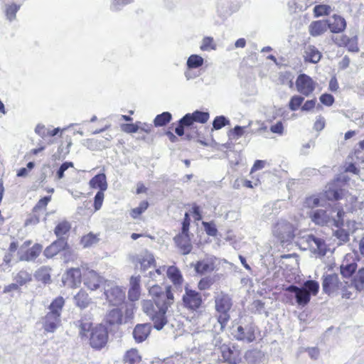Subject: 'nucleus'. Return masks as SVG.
Instances as JSON below:
<instances>
[{"label":"nucleus","mask_w":364,"mask_h":364,"mask_svg":"<svg viewBox=\"0 0 364 364\" xmlns=\"http://www.w3.org/2000/svg\"><path fill=\"white\" fill-rule=\"evenodd\" d=\"M151 300L146 299L141 301L143 312L153 321L154 327L161 330L167 323L166 313L174 301L171 287H167L165 291L159 285H153L149 289Z\"/></svg>","instance_id":"obj_1"},{"label":"nucleus","mask_w":364,"mask_h":364,"mask_svg":"<svg viewBox=\"0 0 364 364\" xmlns=\"http://www.w3.org/2000/svg\"><path fill=\"white\" fill-rule=\"evenodd\" d=\"M79 333L81 337H89L90 346L96 350H100L104 348L108 341V332L107 328L102 325L92 326V323L88 320L81 319L78 321Z\"/></svg>","instance_id":"obj_2"},{"label":"nucleus","mask_w":364,"mask_h":364,"mask_svg":"<svg viewBox=\"0 0 364 364\" xmlns=\"http://www.w3.org/2000/svg\"><path fill=\"white\" fill-rule=\"evenodd\" d=\"M319 284L316 281L308 280L301 287L290 285L286 288L285 291L294 294L296 304L304 307L309 303L311 295L317 294Z\"/></svg>","instance_id":"obj_3"},{"label":"nucleus","mask_w":364,"mask_h":364,"mask_svg":"<svg viewBox=\"0 0 364 364\" xmlns=\"http://www.w3.org/2000/svg\"><path fill=\"white\" fill-rule=\"evenodd\" d=\"M65 300L62 296L55 298L48 307L49 311L43 318V327L46 332L53 333L60 323V315Z\"/></svg>","instance_id":"obj_4"},{"label":"nucleus","mask_w":364,"mask_h":364,"mask_svg":"<svg viewBox=\"0 0 364 364\" xmlns=\"http://www.w3.org/2000/svg\"><path fill=\"white\" fill-rule=\"evenodd\" d=\"M214 301L218 321L223 330L230 318V311L232 306V300L229 294L220 291L215 293Z\"/></svg>","instance_id":"obj_5"},{"label":"nucleus","mask_w":364,"mask_h":364,"mask_svg":"<svg viewBox=\"0 0 364 364\" xmlns=\"http://www.w3.org/2000/svg\"><path fill=\"white\" fill-rule=\"evenodd\" d=\"M299 244L304 250H309L314 255L323 257L328 251L325 240L313 234L304 235L299 240Z\"/></svg>","instance_id":"obj_6"},{"label":"nucleus","mask_w":364,"mask_h":364,"mask_svg":"<svg viewBox=\"0 0 364 364\" xmlns=\"http://www.w3.org/2000/svg\"><path fill=\"white\" fill-rule=\"evenodd\" d=\"M104 290L106 299L113 306L122 304L125 299L124 290L113 281L105 282Z\"/></svg>","instance_id":"obj_7"},{"label":"nucleus","mask_w":364,"mask_h":364,"mask_svg":"<svg viewBox=\"0 0 364 364\" xmlns=\"http://www.w3.org/2000/svg\"><path fill=\"white\" fill-rule=\"evenodd\" d=\"M296 228L289 222L281 220L273 228V235L277 237L282 243L290 242L294 237Z\"/></svg>","instance_id":"obj_8"},{"label":"nucleus","mask_w":364,"mask_h":364,"mask_svg":"<svg viewBox=\"0 0 364 364\" xmlns=\"http://www.w3.org/2000/svg\"><path fill=\"white\" fill-rule=\"evenodd\" d=\"M82 281L84 285L90 291L98 289L102 284L105 286V282H108L95 271L88 269L82 273Z\"/></svg>","instance_id":"obj_9"},{"label":"nucleus","mask_w":364,"mask_h":364,"mask_svg":"<svg viewBox=\"0 0 364 364\" xmlns=\"http://www.w3.org/2000/svg\"><path fill=\"white\" fill-rule=\"evenodd\" d=\"M338 274H331L323 276V291L329 296H336L339 294V288L342 285Z\"/></svg>","instance_id":"obj_10"},{"label":"nucleus","mask_w":364,"mask_h":364,"mask_svg":"<svg viewBox=\"0 0 364 364\" xmlns=\"http://www.w3.org/2000/svg\"><path fill=\"white\" fill-rule=\"evenodd\" d=\"M182 299L184 306L191 310H197L203 303L200 293L188 287L185 288V294Z\"/></svg>","instance_id":"obj_11"},{"label":"nucleus","mask_w":364,"mask_h":364,"mask_svg":"<svg viewBox=\"0 0 364 364\" xmlns=\"http://www.w3.org/2000/svg\"><path fill=\"white\" fill-rule=\"evenodd\" d=\"M296 90L304 96H309L315 90L316 82L306 74H300L296 80Z\"/></svg>","instance_id":"obj_12"},{"label":"nucleus","mask_w":364,"mask_h":364,"mask_svg":"<svg viewBox=\"0 0 364 364\" xmlns=\"http://www.w3.org/2000/svg\"><path fill=\"white\" fill-rule=\"evenodd\" d=\"M173 240L183 255H188L191 252L193 246L188 232L181 231Z\"/></svg>","instance_id":"obj_13"},{"label":"nucleus","mask_w":364,"mask_h":364,"mask_svg":"<svg viewBox=\"0 0 364 364\" xmlns=\"http://www.w3.org/2000/svg\"><path fill=\"white\" fill-rule=\"evenodd\" d=\"M141 277L132 276L129 279L128 299L131 301H138L141 296Z\"/></svg>","instance_id":"obj_14"},{"label":"nucleus","mask_w":364,"mask_h":364,"mask_svg":"<svg viewBox=\"0 0 364 364\" xmlns=\"http://www.w3.org/2000/svg\"><path fill=\"white\" fill-rule=\"evenodd\" d=\"M216 259L213 257H207L195 264V270L200 274H205L212 272L215 268Z\"/></svg>","instance_id":"obj_15"},{"label":"nucleus","mask_w":364,"mask_h":364,"mask_svg":"<svg viewBox=\"0 0 364 364\" xmlns=\"http://www.w3.org/2000/svg\"><path fill=\"white\" fill-rule=\"evenodd\" d=\"M23 246L18 251L19 260L31 262L34 261L41 254L43 250V246L40 244H35L31 248L23 251Z\"/></svg>","instance_id":"obj_16"},{"label":"nucleus","mask_w":364,"mask_h":364,"mask_svg":"<svg viewBox=\"0 0 364 364\" xmlns=\"http://www.w3.org/2000/svg\"><path fill=\"white\" fill-rule=\"evenodd\" d=\"M232 334L237 340L245 341L248 343L253 341L255 338L254 330L250 326H246L245 327L239 326Z\"/></svg>","instance_id":"obj_17"},{"label":"nucleus","mask_w":364,"mask_h":364,"mask_svg":"<svg viewBox=\"0 0 364 364\" xmlns=\"http://www.w3.org/2000/svg\"><path fill=\"white\" fill-rule=\"evenodd\" d=\"M328 23V28L332 33H338L343 32L346 27V20L338 15H333L331 18L326 20Z\"/></svg>","instance_id":"obj_18"},{"label":"nucleus","mask_w":364,"mask_h":364,"mask_svg":"<svg viewBox=\"0 0 364 364\" xmlns=\"http://www.w3.org/2000/svg\"><path fill=\"white\" fill-rule=\"evenodd\" d=\"M309 218L314 223L320 226L327 225L331 220L330 215L323 209H317L311 211Z\"/></svg>","instance_id":"obj_19"},{"label":"nucleus","mask_w":364,"mask_h":364,"mask_svg":"<svg viewBox=\"0 0 364 364\" xmlns=\"http://www.w3.org/2000/svg\"><path fill=\"white\" fill-rule=\"evenodd\" d=\"M133 262L137 264H140L141 269L146 270L147 268L150 267L154 264L155 259L152 254L147 251H144L140 254L134 256L133 257Z\"/></svg>","instance_id":"obj_20"},{"label":"nucleus","mask_w":364,"mask_h":364,"mask_svg":"<svg viewBox=\"0 0 364 364\" xmlns=\"http://www.w3.org/2000/svg\"><path fill=\"white\" fill-rule=\"evenodd\" d=\"M151 326L149 323L137 324L133 330V337L136 343H142L149 336Z\"/></svg>","instance_id":"obj_21"},{"label":"nucleus","mask_w":364,"mask_h":364,"mask_svg":"<svg viewBox=\"0 0 364 364\" xmlns=\"http://www.w3.org/2000/svg\"><path fill=\"white\" fill-rule=\"evenodd\" d=\"M66 245L67 242L65 239L58 238L45 249L43 254L47 258H51L56 255L60 251L64 250Z\"/></svg>","instance_id":"obj_22"},{"label":"nucleus","mask_w":364,"mask_h":364,"mask_svg":"<svg viewBox=\"0 0 364 364\" xmlns=\"http://www.w3.org/2000/svg\"><path fill=\"white\" fill-rule=\"evenodd\" d=\"M328 29V23L326 20L312 21L309 26V32L314 37L323 34Z\"/></svg>","instance_id":"obj_23"},{"label":"nucleus","mask_w":364,"mask_h":364,"mask_svg":"<svg viewBox=\"0 0 364 364\" xmlns=\"http://www.w3.org/2000/svg\"><path fill=\"white\" fill-rule=\"evenodd\" d=\"M321 53L314 46H307L304 49V59L311 63H317L321 58Z\"/></svg>","instance_id":"obj_24"},{"label":"nucleus","mask_w":364,"mask_h":364,"mask_svg":"<svg viewBox=\"0 0 364 364\" xmlns=\"http://www.w3.org/2000/svg\"><path fill=\"white\" fill-rule=\"evenodd\" d=\"M351 286L358 292H364V267L360 268L353 275Z\"/></svg>","instance_id":"obj_25"},{"label":"nucleus","mask_w":364,"mask_h":364,"mask_svg":"<svg viewBox=\"0 0 364 364\" xmlns=\"http://www.w3.org/2000/svg\"><path fill=\"white\" fill-rule=\"evenodd\" d=\"M357 266V263L355 261L349 262L347 259H345L340 267L341 274L343 277L349 278L353 274H355Z\"/></svg>","instance_id":"obj_26"},{"label":"nucleus","mask_w":364,"mask_h":364,"mask_svg":"<svg viewBox=\"0 0 364 364\" xmlns=\"http://www.w3.org/2000/svg\"><path fill=\"white\" fill-rule=\"evenodd\" d=\"M167 277L176 286H180L183 282V277L179 269L175 266H170L166 271Z\"/></svg>","instance_id":"obj_27"},{"label":"nucleus","mask_w":364,"mask_h":364,"mask_svg":"<svg viewBox=\"0 0 364 364\" xmlns=\"http://www.w3.org/2000/svg\"><path fill=\"white\" fill-rule=\"evenodd\" d=\"M90 186L93 188H99V191H105L107 188L106 176L104 173H100L94 176L90 181Z\"/></svg>","instance_id":"obj_28"},{"label":"nucleus","mask_w":364,"mask_h":364,"mask_svg":"<svg viewBox=\"0 0 364 364\" xmlns=\"http://www.w3.org/2000/svg\"><path fill=\"white\" fill-rule=\"evenodd\" d=\"M106 321L110 325L119 324L122 321V312L118 308L111 309L106 315Z\"/></svg>","instance_id":"obj_29"},{"label":"nucleus","mask_w":364,"mask_h":364,"mask_svg":"<svg viewBox=\"0 0 364 364\" xmlns=\"http://www.w3.org/2000/svg\"><path fill=\"white\" fill-rule=\"evenodd\" d=\"M82 273L78 268H72L67 272V279L69 280L73 287H77L81 282Z\"/></svg>","instance_id":"obj_30"},{"label":"nucleus","mask_w":364,"mask_h":364,"mask_svg":"<svg viewBox=\"0 0 364 364\" xmlns=\"http://www.w3.org/2000/svg\"><path fill=\"white\" fill-rule=\"evenodd\" d=\"M141 360V357L136 348L127 350L124 356V361L127 364H139Z\"/></svg>","instance_id":"obj_31"},{"label":"nucleus","mask_w":364,"mask_h":364,"mask_svg":"<svg viewBox=\"0 0 364 364\" xmlns=\"http://www.w3.org/2000/svg\"><path fill=\"white\" fill-rule=\"evenodd\" d=\"M75 304L80 309L87 307L90 303V298L85 291L80 290L74 297Z\"/></svg>","instance_id":"obj_32"},{"label":"nucleus","mask_w":364,"mask_h":364,"mask_svg":"<svg viewBox=\"0 0 364 364\" xmlns=\"http://www.w3.org/2000/svg\"><path fill=\"white\" fill-rule=\"evenodd\" d=\"M219 352L222 354L223 359L229 363L234 364L236 363V358L234 355V351L232 349L230 344H225Z\"/></svg>","instance_id":"obj_33"},{"label":"nucleus","mask_w":364,"mask_h":364,"mask_svg":"<svg viewBox=\"0 0 364 364\" xmlns=\"http://www.w3.org/2000/svg\"><path fill=\"white\" fill-rule=\"evenodd\" d=\"M14 279L20 286H23L31 281L32 274L26 270H21L14 276Z\"/></svg>","instance_id":"obj_34"},{"label":"nucleus","mask_w":364,"mask_h":364,"mask_svg":"<svg viewBox=\"0 0 364 364\" xmlns=\"http://www.w3.org/2000/svg\"><path fill=\"white\" fill-rule=\"evenodd\" d=\"M21 5H17L14 3L11 4H6L4 6V13L6 18L9 21H12L16 19V14L20 9Z\"/></svg>","instance_id":"obj_35"},{"label":"nucleus","mask_w":364,"mask_h":364,"mask_svg":"<svg viewBox=\"0 0 364 364\" xmlns=\"http://www.w3.org/2000/svg\"><path fill=\"white\" fill-rule=\"evenodd\" d=\"M50 268L48 267H42L35 274L37 280L41 281L43 283H49L50 282Z\"/></svg>","instance_id":"obj_36"},{"label":"nucleus","mask_w":364,"mask_h":364,"mask_svg":"<svg viewBox=\"0 0 364 364\" xmlns=\"http://www.w3.org/2000/svg\"><path fill=\"white\" fill-rule=\"evenodd\" d=\"M171 119V114L168 112H164L158 114L154 119V123L156 127H162L166 125Z\"/></svg>","instance_id":"obj_37"},{"label":"nucleus","mask_w":364,"mask_h":364,"mask_svg":"<svg viewBox=\"0 0 364 364\" xmlns=\"http://www.w3.org/2000/svg\"><path fill=\"white\" fill-rule=\"evenodd\" d=\"M203 64V58L198 55H191L187 60V66L190 69L197 68Z\"/></svg>","instance_id":"obj_38"},{"label":"nucleus","mask_w":364,"mask_h":364,"mask_svg":"<svg viewBox=\"0 0 364 364\" xmlns=\"http://www.w3.org/2000/svg\"><path fill=\"white\" fill-rule=\"evenodd\" d=\"M99 238L97 235L89 233L87 235L82 237L81 243L84 247H89L97 244Z\"/></svg>","instance_id":"obj_39"},{"label":"nucleus","mask_w":364,"mask_h":364,"mask_svg":"<svg viewBox=\"0 0 364 364\" xmlns=\"http://www.w3.org/2000/svg\"><path fill=\"white\" fill-rule=\"evenodd\" d=\"M70 225L69 223L64 221L60 223L55 228V234L59 238H62V237L65 235L70 230Z\"/></svg>","instance_id":"obj_40"},{"label":"nucleus","mask_w":364,"mask_h":364,"mask_svg":"<svg viewBox=\"0 0 364 364\" xmlns=\"http://www.w3.org/2000/svg\"><path fill=\"white\" fill-rule=\"evenodd\" d=\"M331 7L326 4L316 5L314 8V13L316 17L321 16L323 15H328L331 11Z\"/></svg>","instance_id":"obj_41"},{"label":"nucleus","mask_w":364,"mask_h":364,"mask_svg":"<svg viewBox=\"0 0 364 364\" xmlns=\"http://www.w3.org/2000/svg\"><path fill=\"white\" fill-rule=\"evenodd\" d=\"M304 98L300 95H294L289 102V108L291 111H296L301 105Z\"/></svg>","instance_id":"obj_42"},{"label":"nucleus","mask_w":364,"mask_h":364,"mask_svg":"<svg viewBox=\"0 0 364 364\" xmlns=\"http://www.w3.org/2000/svg\"><path fill=\"white\" fill-rule=\"evenodd\" d=\"M200 48L204 51L215 50L216 44L214 43L213 38L212 37H205L202 40Z\"/></svg>","instance_id":"obj_43"},{"label":"nucleus","mask_w":364,"mask_h":364,"mask_svg":"<svg viewBox=\"0 0 364 364\" xmlns=\"http://www.w3.org/2000/svg\"><path fill=\"white\" fill-rule=\"evenodd\" d=\"M191 114L194 122L202 124L207 122L210 117L208 112H201L199 110L193 112Z\"/></svg>","instance_id":"obj_44"},{"label":"nucleus","mask_w":364,"mask_h":364,"mask_svg":"<svg viewBox=\"0 0 364 364\" xmlns=\"http://www.w3.org/2000/svg\"><path fill=\"white\" fill-rule=\"evenodd\" d=\"M148 207L149 203L147 201H141L138 207L134 208L131 210L130 215L133 218H136L143 213Z\"/></svg>","instance_id":"obj_45"},{"label":"nucleus","mask_w":364,"mask_h":364,"mask_svg":"<svg viewBox=\"0 0 364 364\" xmlns=\"http://www.w3.org/2000/svg\"><path fill=\"white\" fill-rule=\"evenodd\" d=\"M230 121L224 116H218L213 122V127L218 130L228 124Z\"/></svg>","instance_id":"obj_46"},{"label":"nucleus","mask_w":364,"mask_h":364,"mask_svg":"<svg viewBox=\"0 0 364 364\" xmlns=\"http://www.w3.org/2000/svg\"><path fill=\"white\" fill-rule=\"evenodd\" d=\"M339 293L341 294L343 299H349L352 296V292L349 291L348 282L343 281L341 287L339 288Z\"/></svg>","instance_id":"obj_47"},{"label":"nucleus","mask_w":364,"mask_h":364,"mask_svg":"<svg viewBox=\"0 0 364 364\" xmlns=\"http://www.w3.org/2000/svg\"><path fill=\"white\" fill-rule=\"evenodd\" d=\"M320 200L318 197L310 196L305 199L304 206L309 208H314L318 205Z\"/></svg>","instance_id":"obj_48"},{"label":"nucleus","mask_w":364,"mask_h":364,"mask_svg":"<svg viewBox=\"0 0 364 364\" xmlns=\"http://www.w3.org/2000/svg\"><path fill=\"white\" fill-rule=\"evenodd\" d=\"M326 197L328 200H338L341 198L340 193L337 189L328 188L325 191Z\"/></svg>","instance_id":"obj_49"},{"label":"nucleus","mask_w":364,"mask_h":364,"mask_svg":"<svg viewBox=\"0 0 364 364\" xmlns=\"http://www.w3.org/2000/svg\"><path fill=\"white\" fill-rule=\"evenodd\" d=\"M334 236L336 237L342 243H346L349 240V234L343 229H339L335 231Z\"/></svg>","instance_id":"obj_50"},{"label":"nucleus","mask_w":364,"mask_h":364,"mask_svg":"<svg viewBox=\"0 0 364 364\" xmlns=\"http://www.w3.org/2000/svg\"><path fill=\"white\" fill-rule=\"evenodd\" d=\"M104 191H98L95 196L94 207L95 210L101 208L104 200Z\"/></svg>","instance_id":"obj_51"},{"label":"nucleus","mask_w":364,"mask_h":364,"mask_svg":"<svg viewBox=\"0 0 364 364\" xmlns=\"http://www.w3.org/2000/svg\"><path fill=\"white\" fill-rule=\"evenodd\" d=\"M50 196H46L43 198H41V200H39V201L37 203V204L35 205V207L33 208V211H38V210H41V209H44L48 203H49V201L50 200Z\"/></svg>","instance_id":"obj_52"},{"label":"nucleus","mask_w":364,"mask_h":364,"mask_svg":"<svg viewBox=\"0 0 364 364\" xmlns=\"http://www.w3.org/2000/svg\"><path fill=\"white\" fill-rule=\"evenodd\" d=\"M193 119L192 117V114L188 113L185 114L179 121L178 123H180L183 127H189L193 123Z\"/></svg>","instance_id":"obj_53"},{"label":"nucleus","mask_w":364,"mask_h":364,"mask_svg":"<svg viewBox=\"0 0 364 364\" xmlns=\"http://www.w3.org/2000/svg\"><path fill=\"white\" fill-rule=\"evenodd\" d=\"M320 101L326 106H331L334 102V97L330 94H323L320 97Z\"/></svg>","instance_id":"obj_54"},{"label":"nucleus","mask_w":364,"mask_h":364,"mask_svg":"<svg viewBox=\"0 0 364 364\" xmlns=\"http://www.w3.org/2000/svg\"><path fill=\"white\" fill-rule=\"evenodd\" d=\"M203 225L205 228L206 233L208 235L215 236L216 235L217 229L213 224L207 222H203Z\"/></svg>","instance_id":"obj_55"},{"label":"nucleus","mask_w":364,"mask_h":364,"mask_svg":"<svg viewBox=\"0 0 364 364\" xmlns=\"http://www.w3.org/2000/svg\"><path fill=\"white\" fill-rule=\"evenodd\" d=\"M270 131L272 133L282 135L284 132V127L282 122H277L275 124L270 127Z\"/></svg>","instance_id":"obj_56"},{"label":"nucleus","mask_w":364,"mask_h":364,"mask_svg":"<svg viewBox=\"0 0 364 364\" xmlns=\"http://www.w3.org/2000/svg\"><path fill=\"white\" fill-rule=\"evenodd\" d=\"M213 344L215 346V350H219L221 349V347L227 343L223 342V339L221 338V336L216 335L213 338Z\"/></svg>","instance_id":"obj_57"},{"label":"nucleus","mask_w":364,"mask_h":364,"mask_svg":"<svg viewBox=\"0 0 364 364\" xmlns=\"http://www.w3.org/2000/svg\"><path fill=\"white\" fill-rule=\"evenodd\" d=\"M345 215V212L343 209H340L337 213V219L334 220V225L337 228H341L343 225V216Z\"/></svg>","instance_id":"obj_58"},{"label":"nucleus","mask_w":364,"mask_h":364,"mask_svg":"<svg viewBox=\"0 0 364 364\" xmlns=\"http://www.w3.org/2000/svg\"><path fill=\"white\" fill-rule=\"evenodd\" d=\"M335 43L339 46H346L350 43L349 38L346 35H341L334 39Z\"/></svg>","instance_id":"obj_59"},{"label":"nucleus","mask_w":364,"mask_h":364,"mask_svg":"<svg viewBox=\"0 0 364 364\" xmlns=\"http://www.w3.org/2000/svg\"><path fill=\"white\" fill-rule=\"evenodd\" d=\"M132 0H113L112 9L114 10H119L122 6L130 4Z\"/></svg>","instance_id":"obj_60"},{"label":"nucleus","mask_w":364,"mask_h":364,"mask_svg":"<svg viewBox=\"0 0 364 364\" xmlns=\"http://www.w3.org/2000/svg\"><path fill=\"white\" fill-rule=\"evenodd\" d=\"M316 100L315 99L306 101L301 107V110L305 112L312 110L316 105Z\"/></svg>","instance_id":"obj_61"},{"label":"nucleus","mask_w":364,"mask_h":364,"mask_svg":"<svg viewBox=\"0 0 364 364\" xmlns=\"http://www.w3.org/2000/svg\"><path fill=\"white\" fill-rule=\"evenodd\" d=\"M325 127V119L323 117L318 116L314 123V128L316 131L322 130Z\"/></svg>","instance_id":"obj_62"},{"label":"nucleus","mask_w":364,"mask_h":364,"mask_svg":"<svg viewBox=\"0 0 364 364\" xmlns=\"http://www.w3.org/2000/svg\"><path fill=\"white\" fill-rule=\"evenodd\" d=\"M139 127L134 124H127L124 125L123 130L127 133H136Z\"/></svg>","instance_id":"obj_63"},{"label":"nucleus","mask_w":364,"mask_h":364,"mask_svg":"<svg viewBox=\"0 0 364 364\" xmlns=\"http://www.w3.org/2000/svg\"><path fill=\"white\" fill-rule=\"evenodd\" d=\"M48 129L45 127L44 125L38 124L35 129V132L40 136L44 138L46 136Z\"/></svg>","instance_id":"obj_64"}]
</instances>
